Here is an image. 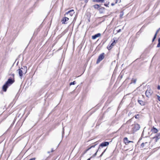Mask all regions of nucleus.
I'll list each match as a JSON object with an SVG mask.
<instances>
[{"label":"nucleus","instance_id":"obj_13","mask_svg":"<svg viewBox=\"0 0 160 160\" xmlns=\"http://www.w3.org/2000/svg\"><path fill=\"white\" fill-rule=\"evenodd\" d=\"M160 30V28H159L158 30L157 31V32H156L154 36V37L152 40V42H153L154 40L156 39V36H157V33L159 31V30Z\"/></svg>","mask_w":160,"mask_h":160},{"label":"nucleus","instance_id":"obj_24","mask_svg":"<svg viewBox=\"0 0 160 160\" xmlns=\"http://www.w3.org/2000/svg\"><path fill=\"white\" fill-rule=\"evenodd\" d=\"M64 134V128H62V137H63Z\"/></svg>","mask_w":160,"mask_h":160},{"label":"nucleus","instance_id":"obj_34","mask_svg":"<svg viewBox=\"0 0 160 160\" xmlns=\"http://www.w3.org/2000/svg\"><path fill=\"white\" fill-rule=\"evenodd\" d=\"M121 29H119V30H118L117 31V32H121Z\"/></svg>","mask_w":160,"mask_h":160},{"label":"nucleus","instance_id":"obj_31","mask_svg":"<svg viewBox=\"0 0 160 160\" xmlns=\"http://www.w3.org/2000/svg\"><path fill=\"white\" fill-rule=\"evenodd\" d=\"M90 149V148H89L88 149L86 150L85 151V152H84V153H86Z\"/></svg>","mask_w":160,"mask_h":160},{"label":"nucleus","instance_id":"obj_39","mask_svg":"<svg viewBox=\"0 0 160 160\" xmlns=\"http://www.w3.org/2000/svg\"><path fill=\"white\" fill-rule=\"evenodd\" d=\"M50 152H50V151H48V153H50Z\"/></svg>","mask_w":160,"mask_h":160},{"label":"nucleus","instance_id":"obj_25","mask_svg":"<svg viewBox=\"0 0 160 160\" xmlns=\"http://www.w3.org/2000/svg\"><path fill=\"white\" fill-rule=\"evenodd\" d=\"M112 48V47L111 46V45L109 46H108L107 47V48L109 50H111Z\"/></svg>","mask_w":160,"mask_h":160},{"label":"nucleus","instance_id":"obj_33","mask_svg":"<svg viewBox=\"0 0 160 160\" xmlns=\"http://www.w3.org/2000/svg\"><path fill=\"white\" fill-rule=\"evenodd\" d=\"M36 159V158H31L29 160H35Z\"/></svg>","mask_w":160,"mask_h":160},{"label":"nucleus","instance_id":"obj_27","mask_svg":"<svg viewBox=\"0 0 160 160\" xmlns=\"http://www.w3.org/2000/svg\"><path fill=\"white\" fill-rule=\"evenodd\" d=\"M106 149H105V150H104V151H103V152L102 153V154H101V155H100V157H102V156L103 155V154L104 153V152H105L106 151Z\"/></svg>","mask_w":160,"mask_h":160},{"label":"nucleus","instance_id":"obj_19","mask_svg":"<svg viewBox=\"0 0 160 160\" xmlns=\"http://www.w3.org/2000/svg\"><path fill=\"white\" fill-rule=\"evenodd\" d=\"M100 150L99 149V148H98V149L97 150L96 152L94 154L92 155L91 157H92V158L93 157H94L96 156L97 155V154L98 152H99V151H100Z\"/></svg>","mask_w":160,"mask_h":160},{"label":"nucleus","instance_id":"obj_32","mask_svg":"<svg viewBox=\"0 0 160 160\" xmlns=\"http://www.w3.org/2000/svg\"><path fill=\"white\" fill-rule=\"evenodd\" d=\"M123 15V13L121 14L120 15V17L122 18Z\"/></svg>","mask_w":160,"mask_h":160},{"label":"nucleus","instance_id":"obj_22","mask_svg":"<svg viewBox=\"0 0 160 160\" xmlns=\"http://www.w3.org/2000/svg\"><path fill=\"white\" fill-rule=\"evenodd\" d=\"M116 43V42L115 40H114V41L111 44V45L113 47V46H114L115 45V44Z\"/></svg>","mask_w":160,"mask_h":160},{"label":"nucleus","instance_id":"obj_4","mask_svg":"<svg viewBox=\"0 0 160 160\" xmlns=\"http://www.w3.org/2000/svg\"><path fill=\"white\" fill-rule=\"evenodd\" d=\"M109 144V142H104L101 143L99 145L98 148L100 150L102 148L104 147H105L108 146Z\"/></svg>","mask_w":160,"mask_h":160},{"label":"nucleus","instance_id":"obj_41","mask_svg":"<svg viewBox=\"0 0 160 160\" xmlns=\"http://www.w3.org/2000/svg\"><path fill=\"white\" fill-rule=\"evenodd\" d=\"M104 5L106 6H107V5H106V4H105Z\"/></svg>","mask_w":160,"mask_h":160},{"label":"nucleus","instance_id":"obj_28","mask_svg":"<svg viewBox=\"0 0 160 160\" xmlns=\"http://www.w3.org/2000/svg\"><path fill=\"white\" fill-rule=\"evenodd\" d=\"M139 114H137V115H135V117L137 119V118H139Z\"/></svg>","mask_w":160,"mask_h":160},{"label":"nucleus","instance_id":"obj_10","mask_svg":"<svg viewBox=\"0 0 160 160\" xmlns=\"http://www.w3.org/2000/svg\"><path fill=\"white\" fill-rule=\"evenodd\" d=\"M138 102L139 103V104L142 106H144L145 105L146 103L145 102L142 100H138Z\"/></svg>","mask_w":160,"mask_h":160},{"label":"nucleus","instance_id":"obj_7","mask_svg":"<svg viewBox=\"0 0 160 160\" xmlns=\"http://www.w3.org/2000/svg\"><path fill=\"white\" fill-rule=\"evenodd\" d=\"M69 19L68 18L64 17L62 18L61 21V22L62 24H66L67 23V22L69 20Z\"/></svg>","mask_w":160,"mask_h":160},{"label":"nucleus","instance_id":"obj_14","mask_svg":"<svg viewBox=\"0 0 160 160\" xmlns=\"http://www.w3.org/2000/svg\"><path fill=\"white\" fill-rule=\"evenodd\" d=\"M151 131L153 133H156L158 132V130L154 127L151 129Z\"/></svg>","mask_w":160,"mask_h":160},{"label":"nucleus","instance_id":"obj_8","mask_svg":"<svg viewBox=\"0 0 160 160\" xmlns=\"http://www.w3.org/2000/svg\"><path fill=\"white\" fill-rule=\"evenodd\" d=\"M140 128V125L138 124H135L133 127V130L134 131H136L139 129Z\"/></svg>","mask_w":160,"mask_h":160},{"label":"nucleus","instance_id":"obj_20","mask_svg":"<svg viewBox=\"0 0 160 160\" xmlns=\"http://www.w3.org/2000/svg\"><path fill=\"white\" fill-rule=\"evenodd\" d=\"M137 81V79H132L131 80V83H134V84H135L136 82Z\"/></svg>","mask_w":160,"mask_h":160},{"label":"nucleus","instance_id":"obj_9","mask_svg":"<svg viewBox=\"0 0 160 160\" xmlns=\"http://www.w3.org/2000/svg\"><path fill=\"white\" fill-rule=\"evenodd\" d=\"M101 34L100 33H98L97 34H95L92 36V39H95L97 38L100 36Z\"/></svg>","mask_w":160,"mask_h":160},{"label":"nucleus","instance_id":"obj_11","mask_svg":"<svg viewBox=\"0 0 160 160\" xmlns=\"http://www.w3.org/2000/svg\"><path fill=\"white\" fill-rule=\"evenodd\" d=\"M123 141L126 145L128 144L130 142H129V140H128V138L127 137H125L124 138Z\"/></svg>","mask_w":160,"mask_h":160},{"label":"nucleus","instance_id":"obj_30","mask_svg":"<svg viewBox=\"0 0 160 160\" xmlns=\"http://www.w3.org/2000/svg\"><path fill=\"white\" fill-rule=\"evenodd\" d=\"M97 144H96L94 145H92V146H91L89 148H90V149L91 148H94L95 147V146Z\"/></svg>","mask_w":160,"mask_h":160},{"label":"nucleus","instance_id":"obj_2","mask_svg":"<svg viewBox=\"0 0 160 160\" xmlns=\"http://www.w3.org/2000/svg\"><path fill=\"white\" fill-rule=\"evenodd\" d=\"M17 71L18 72L19 76L22 78L23 73L25 74L27 72V67H24L23 68H21L20 69H18Z\"/></svg>","mask_w":160,"mask_h":160},{"label":"nucleus","instance_id":"obj_37","mask_svg":"<svg viewBox=\"0 0 160 160\" xmlns=\"http://www.w3.org/2000/svg\"><path fill=\"white\" fill-rule=\"evenodd\" d=\"M54 150H53V149L52 148V150L51 151V152H53Z\"/></svg>","mask_w":160,"mask_h":160},{"label":"nucleus","instance_id":"obj_6","mask_svg":"<svg viewBox=\"0 0 160 160\" xmlns=\"http://www.w3.org/2000/svg\"><path fill=\"white\" fill-rule=\"evenodd\" d=\"M74 10L72 9L66 12L64 14V15L68 17L69 15L70 16H72L73 14H74Z\"/></svg>","mask_w":160,"mask_h":160},{"label":"nucleus","instance_id":"obj_17","mask_svg":"<svg viewBox=\"0 0 160 160\" xmlns=\"http://www.w3.org/2000/svg\"><path fill=\"white\" fill-rule=\"evenodd\" d=\"M105 0H93V2H104Z\"/></svg>","mask_w":160,"mask_h":160},{"label":"nucleus","instance_id":"obj_23","mask_svg":"<svg viewBox=\"0 0 160 160\" xmlns=\"http://www.w3.org/2000/svg\"><path fill=\"white\" fill-rule=\"evenodd\" d=\"M76 83L75 81H74L73 82H72L70 83V85H74Z\"/></svg>","mask_w":160,"mask_h":160},{"label":"nucleus","instance_id":"obj_3","mask_svg":"<svg viewBox=\"0 0 160 160\" xmlns=\"http://www.w3.org/2000/svg\"><path fill=\"white\" fill-rule=\"evenodd\" d=\"M104 53H102L100 54L98 56V58L97 60V64L99 63L104 58Z\"/></svg>","mask_w":160,"mask_h":160},{"label":"nucleus","instance_id":"obj_16","mask_svg":"<svg viewBox=\"0 0 160 160\" xmlns=\"http://www.w3.org/2000/svg\"><path fill=\"white\" fill-rule=\"evenodd\" d=\"M93 7L95 9H98L99 10V9L100 8V6L98 4H95L93 6Z\"/></svg>","mask_w":160,"mask_h":160},{"label":"nucleus","instance_id":"obj_29","mask_svg":"<svg viewBox=\"0 0 160 160\" xmlns=\"http://www.w3.org/2000/svg\"><path fill=\"white\" fill-rule=\"evenodd\" d=\"M157 96L158 100L159 101H160V97L158 95H157Z\"/></svg>","mask_w":160,"mask_h":160},{"label":"nucleus","instance_id":"obj_12","mask_svg":"<svg viewBox=\"0 0 160 160\" xmlns=\"http://www.w3.org/2000/svg\"><path fill=\"white\" fill-rule=\"evenodd\" d=\"M160 138V137L159 135H158L157 136H156L155 137H153V139H154V141L156 142H157L158 140Z\"/></svg>","mask_w":160,"mask_h":160},{"label":"nucleus","instance_id":"obj_1","mask_svg":"<svg viewBox=\"0 0 160 160\" xmlns=\"http://www.w3.org/2000/svg\"><path fill=\"white\" fill-rule=\"evenodd\" d=\"M15 82L14 78H10L2 86V89L4 92L6 91L7 88Z\"/></svg>","mask_w":160,"mask_h":160},{"label":"nucleus","instance_id":"obj_5","mask_svg":"<svg viewBox=\"0 0 160 160\" xmlns=\"http://www.w3.org/2000/svg\"><path fill=\"white\" fill-rule=\"evenodd\" d=\"M152 93V91L150 89H148L146 90L145 92L146 96L148 97H149L151 96Z\"/></svg>","mask_w":160,"mask_h":160},{"label":"nucleus","instance_id":"obj_35","mask_svg":"<svg viewBox=\"0 0 160 160\" xmlns=\"http://www.w3.org/2000/svg\"><path fill=\"white\" fill-rule=\"evenodd\" d=\"M158 88L159 90L160 89V85H158Z\"/></svg>","mask_w":160,"mask_h":160},{"label":"nucleus","instance_id":"obj_36","mask_svg":"<svg viewBox=\"0 0 160 160\" xmlns=\"http://www.w3.org/2000/svg\"><path fill=\"white\" fill-rule=\"evenodd\" d=\"M111 5L112 6H113L115 5V4L113 3H111Z\"/></svg>","mask_w":160,"mask_h":160},{"label":"nucleus","instance_id":"obj_40","mask_svg":"<svg viewBox=\"0 0 160 160\" xmlns=\"http://www.w3.org/2000/svg\"><path fill=\"white\" fill-rule=\"evenodd\" d=\"M129 142H133V141H129Z\"/></svg>","mask_w":160,"mask_h":160},{"label":"nucleus","instance_id":"obj_18","mask_svg":"<svg viewBox=\"0 0 160 160\" xmlns=\"http://www.w3.org/2000/svg\"><path fill=\"white\" fill-rule=\"evenodd\" d=\"M148 143L147 142H143L142 143L140 146V148H144L145 146V145L147 144H148Z\"/></svg>","mask_w":160,"mask_h":160},{"label":"nucleus","instance_id":"obj_15","mask_svg":"<svg viewBox=\"0 0 160 160\" xmlns=\"http://www.w3.org/2000/svg\"><path fill=\"white\" fill-rule=\"evenodd\" d=\"M105 8H101L99 9V11L100 13H103L105 10Z\"/></svg>","mask_w":160,"mask_h":160},{"label":"nucleus","instance_id":"obj_26","mask_svg":"<svg viewBox=\"0 0 160 160\" xmlns=\"http://www.w3.org/2000/svg\"><path fill=\"white\" fill-rule=\"evenodd\" d=\"M10 75L11 76V78H14V73L11 74Z\"/></svg>","mask_w":160,"mask_h":160},{"label":"nucleus","instance_id":"obj_38","mask_svg":"<svg viewBox=\"0 0 160 160\" xmlns=\"http://www.w3.org/2000/svg\"><path fill=\"white\" fill-rule=\"evenodd\" d=\"M92 158V157H91L90 158H88L87 160H90V159Z\"/></svg>","mask_w":160,"mask_h":160},{"label":"nucleus","instance_id":"obj_21","mask_svg":"<svg viewBox=\"0 0 160 160\" xmlns=\"http://www.w3.org/2000/svg\"><path fill=\"white\" fill-rule=\"evenodd\" d=\"M157 47H160V38H158V43L157 45Z\"/></svg>","mask_w":160,"mask_h":160}]
</instances>
